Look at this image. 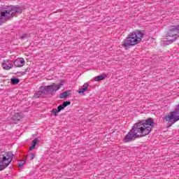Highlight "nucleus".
Returning <instances> with one entry per match:
<instances>
[{"label": "nucleus", "mask_w": 179, "mask_h": 179, "mask_svg": "<svg viewBox=\"0 0 179 179\" xmlns=\"http://www.w3.org/2000/svg\"><path fill=\"white\" fill-rule=\"evenodd\" d=\"M155 124V120L152 117L138 121L124 136L123 142L127 143V142H132L138 138H143V136L149 135Z\"/></svg>", "instance_id": "obj_1"}, {"label": "nucleus", "mask_w": 179, "mask_h": 179, "mask_svg": "<svg viewBox=\"0 0 179 179\" xmlns=\"http://www.w3.org/2000/svg\"><path fill=\"white\" fill-rule=\"evenodd\" d=\"M23 10L18 5H10L4 7L0 10V23H6L8 20H12L14 17H17L18 15H21Z\"/></svg>", "instance_id": "obj_2"}, {"label": "nucleus", "mask_w": 179, "mask_h": 179, "mask_svg": "<svg viewBox=\"0 0 179 179\" xmlns=\"http://www.w3.org/2000/svg\"><path fill=\"white\" fill-rule=\"evenodd\" d=\"M143 37H145L144 30H136L130 32L127 37L124 39L122 47H124L126 50H129L131 47H135V45L139 44Z\"/></svg>", "instance_id": "obj_3"}, {"label": "nucleus", "mask_w": 179, "mask_h": 179, "mask_svg": "<svg viewBox=\"0 0 179 179\" xmlns=\"http://www.w3.org/2000/svg\"><path fill=\"white\" fill-rule=\"evenodd\" d=\"M64 85H65V80H61L60 83H52L50 85L40 87V90L36 92L34 97L38 99V97H44V96L47 94H54V93L58 92Z\"/></svg>", "instance_id": "obj_4"}, {"label": "nucleus", "mask_w": 179, "mask_h": 179, "mask_svg": "<svg viewBox=\"0 0 179 179\" xmlns=\"http://www.w3.org/2000/svg\"><path fill=\"white\" fill-rule=\"evenodd\" d=\"M166 37V40L164 41V44L169 45V44L174 43V41L179 38V24L169 27V29Z\"/></svg>", "instance_id": "obj_5"}, {"label": "nucleus", "mask_w": 179, "mask_h": 179, "mask_svg": "<svg viewBox=\"0 0 179 179\" xmlns=\"http://www.w3.org/2000/svg\"><path fill=\"white\" fill-rule=\"evenodd\" d=\"M13 160V154L8 151L4 152L0 156V171H3L6 167H8Z\"/></svg>", "instance_id": "obj_6"}, {"label": "nucleus", "mask_w": 179, "mask_h": 179, "mask_svg": "<svg viewBox=\"0 0 179 179\" xmlns=\"http://www.w3.org/2000/svg\"><path fill=\"white\" fill-rule=\"evenodd\" d=\"M164 120L169 122L171 125L179 121V104L177 105L175 110L170 112L169 115L164 117Z\"/></svg>", "instance_id": "obj_7"}, {"label": "nucleus", "mask_w": 179, "mask_h": 179, "mask_svg": "<svg viewBox=\"0 0 179 179\" xmlns=\"http://www.w3.org/2000/svg\"><path fill=\"white\" fill-rule=\"evenodd\" d=\"M13 66V61L10 59H6L2 63L3 69H4L6 71H9V69H12Z\"/></svg>", "instance_id": "obj_8"}, {"label": "nucleus", "mask_w": 179, "mask_h": 179, "mask_svg": "<svg viewBox=\"0 0 179 179\" xmlns=\"http://www.w3.org/2000/svg\"><path fill=\"white\" fill-rule=\"evenodd\" d=\"M13 65L15 66V68H22V66H24L25 62L24 59L22 57L17 58L13 62Z\"/></svg>", "instance_id": "obj_9"}, {"label": "nucleus", "mask_w": 179, "mask_h": 179, "mask_svg": "<svg viewBox=\"0 0 179 179\" xmlns=\"http://www.w3.org/2000/svg\"><path fill=\"white\" fill-rule=\"evenodd\" d=\"M89 89V84L85 83L83 87L78 90L79 94H82V93H85Z\"/></svg>", "instance_id": "obj_10"}, {"label": "nucleus", "mask_w": 179, "mask_h": 179, "mask_svg": "<svg viewBox=\"0 0 179 179\" xmlns=\"http://www.w3.org/2000/svg\"><path fill=\"white\" fill-rule=\"evenodd\" d=\"M39 141H40V139L38 138H35L32 141V144L29 148V150H33L34 149H36V145H37V143H38Z\"/></svg>", "instance_id": "obj_11"}, {"label": "nucleus", "mask_w": 179, "mask_h": 179, "mask_svg": "<svg viewBox=\"0 0 179 179\" xmlns=\"http://www.w3.org/2000/svg\"><path fill=\"white\" fill-rule=\"evenodd\" d=\"M21 118H22V117L20 116V114L17 113H14L13 115L12 120L13 121H20Z\"/></svg>", "instance_id": "obj_12"}, {"label": "nucleus", "mask_w": 179, "mask_h": 179, "mask_svg": "<svg viewBox=\"0 0 179 179\" xmlns=\"http://www.w3.org/2000/svg\"><path fill=\"white\" fill-rule=\"evenodd\" d=\"M107 76L106 75L97 76L94 78L96 82H100L101 80H104Z\"/></svg>", "instance_id": "obj_13"}, {"label": "nucleus", "mask_w": 179, "mask_h": 179, "mask_svg": "<svg viewBox=\"0 0 179 179\" xmlns=\"http://www.w3.org/2000/svg\"><path fill=\"white\" fill-rule=\"evenodd\" d=\"M69 91L64 92L63 93L60 94L59 98L60 99H66V97H69Z\"/></svg>", "instance_id": "obj_14"}, {"label": "nucleus", "mask_w": 179, "mask_h": 179, "mask_svg": "<svg viewBox=\"0 0 179 179\" xmlns=\"http://www.w3.org/2000/svg\"><path fill=\"white\" fill-rule=\"evenodd\" d=\"M10 82L12 85H17L20 82V80H19L17 78H12L10 79Z\"/></svg>", "instance_id": "obj_15"}, {"label": "nucleus", "mask_w": 179, "mask_h": 179, "mask_svg": "<svg viewBox=\"0 0 179 179\" xmlns=\"http://www.w3.org/2000/svg\"><path fill=\"white\" fill-rule=\"evenodd\" d=\"M19 38L20 40H26V38H29V34H24L23 35H21Z\"/></svg>", "instance_id": "obj_16"}, {"label": "nucleus", "mask_w": 179, "mask_h": 179, "mask_svg": "<svg viewBox=\"0 0 179 179\" xmlns=\"http://www.w3.org/2000/svg\"><path fill=\"white\" fill-rule=\"evenodd\" d=\"M58 113H59V112L58 111V109H57V108H54V109H52V115H54L55 117H57V116L58 115Z\"/></svg>", "instance_id": "obj_17"}, {"label": "nucleus", "mask_w": 179, "mask_h": 179, "mask_svg": "<svg viewBox=\"0 0 179 179\" xmlns=\"http://www.w3.org/2000/svg\"><path fill=\"white\" fill-rule=\"evenodd\" d=\"M27 157H28V159H29L30 160H33V159L36 157V155H34V153L31 152L29 155L27 156Z\"/></svg>", "instance_id": "obj_18"}, {"label": "nucleus", "mask_w": 179, "mask_h": 179, "mask_svg": "<svg viewBox=\"0 0 179 179\" xmlns=\"http://www.w3.org/2000/svg\"><path fill=\"white\" fill-rule=\"evenodd\" d=\"M68 106H71V101H66L63 102V106L64 107V108L66 107H68Z\"/></svg>", "instance_id": "obj_19"}, {"label": "nucleus", "mask_w": 179, "mask_h": 179, "mask_svg": "<svg viewBox=\"0 0 179 179\" xmlns=\"http://www.w3.org/2000/svg\"><path fill=\"white\" fill-rule=\"evenodd\" d=\"M64 108H65V107L64 106L63 104L59 105L57 107V110L59 113H61V111H62V110H64Z\"/></svg>", "instance_id": "obj_20"}, {"label": "nucleus", "mask_w": 179, "mask_h": 179, "mask_svg": "<svg viewBox=\"0 0 179 179\" xmlns=\"http://www.w3.org/2000/svg\"><path fill=\"white\" fill-rule=\"evenodd\" d=\"M18 166L19 167H23L24 166V161H21Z\"/></svg>", "instance_id": "obj_21"}, {"label": "nucleus", "mask_w": 179, "mask_h": 179, "mask_svg": "<svg viewBox=\"0 0 179 179\" xmlns=\"http://www.w3.org/2000/svg\"><path fill=\"white\" fill-rule=\"evenodd\" d=\"M17 73H19V72H17V73H16V74L17 75Z\"/></svg>", "instance_id": "obj_22"}]
</instances>
